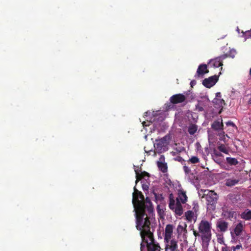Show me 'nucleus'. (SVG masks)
I'll list each match as a JSON object with an SVG mask.
<instances>
[{
	"mask_svg": "<svg viewBox=\"0 0 251 251\" xmlns=\"http://www.w3.org/2000/svg\"><path fill=\"white\" fill-rule=\"evenodd\" d=\"M132 203L136 210V224L138 222L141 225H144L146 221H150L151 216L153 213V207L149 197L145 198L141 192L134 187Z\"/></svg>",
	"mask_w": 251,
	"mask_h": 251,
	"instance_id": "f257e3e1",
	"label": "nucleus"
},
{
	"mask_svg": "<svg viewBox=\"0 0 251 251\" xmlns=\"http://www.w3.org/2000/svg\"><path fill=\"white\" fill-rule=\"evenodd\" d=\"M141 225L138 222L136 227L140 231L142 242L140 244V251H161L159 244L155 241L153 231L151 230V221H146Z\"/></svg>",
	"mask_w": 251,
	"mask_h": 251,
	"instance_id": "f03ea898",
	"label": "nucleus"
},
{
	"mask_svg": "<svg viewBox=\"0 0 251 251\" xmlns=\"http://www.w3.org/2000/svg\"><path fill=\"white\" fill-rule=\"evenodd\" d=\"M178 196L175 199L174 195L171 193L169 195V207L173 210L176 215L181 216L183 212L181 203H185L187 201V196L186 192L182 189L178 190Z\"/></svg>",
	"mask_w": 251,
	"mask_h": 251,
	"instance_id": "7ed1b4c3",
	"label": "nucleus"
},
{
	"mask_svg": "<svg viewBox=\"0 0 251 251\" xmlns=\"http://www.w3.org/2000/svg\"><path fill=\"white\" fill-rule=\"evenodd\" d=\"M198 229L201 235L202 244L208 245L211 239V224L208 221L202 220L198 226Z\"/></svg>",
	"mask_w": 251,
	"mask_h": 251,
	"instance_id": "20e7f679",
	"label": "nucleus"
},
{
	"mask_svg": "<svg viewBox=\"0 0 251 251\" xmlns=\"http://www.w3.org/2000/svg\"><path fill=\"white\" fill-rule=\"evenodd\" d=\"M203 196L206 200L207 209L210 212L215 210L218 200V195L214 191L205 190L203 191Z\"/></svg>",
	"mask_w": 251,
	"mask_h": 251,
	"instance_id": "39448f33",
	"label": "nucleus"
},
{
	"mask_svg": "<svg viewBox=\"0 0 251 251\" xmlns=\"http://www.w3.org/2000/svg\"><path fill=\"white\" fill-rule=\"evenodd\" d=\"M171 138V135L167 134L160 139H156L154 146L156 151L158 153H162L167 151L168 150V145Z\"/></svg>",
	"mask_w": 251,
	"mask_h": 251,
	"instance_id": "423d86ee",
	"label": "nucleus"
},
{
	"mask_svg": "<svg viewBox=\"0 0 251 251\" xmlns=\"http://www.w3.org/2000/svg\"><path fill=\"white\" fill-rule=\"evenodd\" d=\"M228 55L226 54L222 55L219 57H216L214 59L210 60L209 65L213 66L215 68H218L223 66V60L227 57Z\"/></svg>",
	"mask_w": 251,
	"mask_h": 251,
	"instance_id": "0eeeda50",
	"label": "nucleus"
},
{
	"mask_svg": "<svg viewBox=\"0 0 251 251\" xmlns=\"http://www.w3.org/2000/svg\"><path fill=\"white\" fill-rule=\"evenodd\" d=\"M218 75H214L203 79L202 83L206 88H210L216 84L218 80Z\"/></svg>",
	"mask_w": 251,
	"mask_h": 251,
	"instance_id": "6e6552de",
	"label": "nucleus"
},
{
	"mask_svg": "<svg viewBox=\"0 0 251 251\" xmlns=\"http://www.w3.org/2000/svg\"><path fill=\"white\" fill-rule=\"evenodd\" d=\"M174 229V226L173 225L168 224L166 226L164 233V241H168L172 239L173 236Z\"/></svg>",
	"mask_w": 251,
	"mask_h": 251,
	"instance_id": "1a4fd4ad",
	"label": "nucleus"
},
{
	"mask_svg": "<svg viewBox=\"0 0 251 251\" xmlns=\"http://www.w3.org/2000/svg\"><path fill=\"white\" fill-rule=\"evenodd\" d=\"M186 99V97L182 94H177L171 97L170 101L172 104H176L185 101Z\"/></svg>",
	"mask_w": 251,
	"mask_h": 251,
	"instance_id": "9d476101",
	"label": "nucleus"
},
{
	"mask_svg": "<svg viewBox=\"0 0 251 251\" xmlns=\"http://www.w3.org/2000/svg\"><path fill=\"white\" fill-rule=\"evenodd\" d=\"M166 243L165 251H178L177 241L175 239H170L168 241H165Z\"/></svg>",
	"mask_w": 251,
	"mask_h": 251,
	"instance_id": "9b49d317",
	"label": "nucleus"
},
{
	"mask_svg": "<svg viewBox=\"0 0 251 251\" xmlns=\"http://www.w3.org/2000/svg\"><path fill=\"white\" fill-rule=\"evenodd\" d=\"M209 99L207 98H204L201 100L198 101V103L196 105V110L198 112L204 111V108L208 105Z\"/></svg>",
	"mask_w": 251,
	"mask_h": 251,
	"instance_id": "f8f14e48",
	"label": "nucleus"
},
{
	"mask_svg": "<svg viewBox=\"0 0 251 251\" xmlns=\"http://www.w3.org/2000/svg\"><path fill=\"white\" fill-rule=\"evenodd\" d=\"M209 72L207 66L206 64H201L199 66L197 70L195 76L203 77V76Z\"/></svg>",
	"mask_w": 251,
	"mask_h": 251,
	"instance_id": "ddd939ff",
	"label": "nucleus"
},
{
	"mask_svg": "<svg viewBox=\"0 0 251 251\" xmlns=\"http://www.w3.org/2000/svg\"><path fill=\"white\" fill-rule=\"evenodd\" d=\"M228 223L224 220H219L216 224L217 228L220 232H225L227 231Z\"/></svg>",
	"mask_w": 251,
	"mask_h": 251,
	"instance_id": "4468645a",
	"label": "nucleus"
},
{
	"mask_svg": "<svg viewBox=\"0 0 251 251\" xmlns=\"http://www.w3.org/2000/svg\"><path fill=\"white\" fill-rule=\"evenodd\" d=\"M211 128L215 131L223 130L224 129V124L222 119L215 121L211 124Z\"/></svg>",
	"mask_w": 251,
	"mask_h": 251,
	"instance_id": "2eb2a0df",
	"label": "nucleus"
},
{
	"mask_svg": "<svg viewBox=\"0 0 251 251\" xmlns=\"http://www.w3.org/2000/svg\"><path fill=\"white\" fill-rule=\"evenodd\" d=\"M213 103L215 108H221L219 113L221 112L224 106L226 104L225 100L220 98H215L213 100Z\"/></svg>",
	"mask_w": 251,
	"mask_h": 251,
	"instance_id": "dca6fc26",
	"label": "nucleus"
},
{
	"mask_svg": "<svg viewBox=\"0 0 251 251\" xmlns=\"http://www.w3.org/2000/svg\"><path fill=\"white\" fill-rule=\"evenodd\" d=\"M186 219L189 222H192L193 220L194 222L196 221L197 217L195 218L194 213L191 210L187 211L185 214Z\"/></svg>",
	"mask_w": 251,
	"mask_h": 251,
	"instance_id": "f3484780",
	"label": "nucleus"
},
{
	"mask_svg": "<svg viewBox=\"0 0 251 251\" xmlns=\"http://www.w3.org/2000/svg\"><path fill=\"white\" fill-rule=\"evenodd\" d=\"M239 182V179L235 178H228L226 180V185L228 187L233 186Z\"/></svg>",
	"mask_w": 251,
	"mask_h": 251,
	"instance_id": "a211bd4d",
	"label": "nucleus"
},
{
	"mask_svg": "<svg viewBox=\"0 0 251 251\" xmlns=\"http://www.w3.org/2000/svg\"><path fill=\"white\" fill-rule=\"evenodd\" d=\"M243 230V224L242 222L238 223L236 227L234 228V233L237 236H238L240 235Z\"/></svg>",
	"mask_w": 251,
	"mask_h": 251,
	"instance_id": "6ab92c4d",
	"label": "nucleus"
},
{
	"mask_svg": "<svg viewBox=\"0 0 251 251\" xmlns=\"http://www.w3.org/2000/svg\"><path fill=\"white\" fill-rule=\"evenodd\" d=\"M157 167L159 170L162 173H166L168 171V166L166 163L162 162L161 161H157Z\"/></svg>",
	"mask_w": 251,
	"mask_h": 251,
	"instance_id": "aec40b11",
	"label": "nucleus"
},
{
	"mask_svg": "<svg viewBox=\"0 0 251 251\" xmlns=\"http://www.w3.org/2000/svg\"><path fill=\"white\" fill-rule=\"evenodd\" d=\"M136 173V181L137 182L139 180L145 177L146 176H149V174L145 171L141 172L139 174L138 172V170H135Z\"/></svg>",
	"mask_w": 251,
	"mask_h": 251,
	"instance_id": "412c9836",
	"label": "nucleus"
},
{
	"mask_svg": "<svg viewBox=\"0 0 251 251\" xmlns=\"http://www.w3.org/2000/svg\"><path fill=\"white\" fill-rule=\"evenodd\" d=\"M241 218L245 220H251V210L247 209L242 213Z\"/></svg>",
	"mask_w": 251,
	"mask_h": 251,
	"instance_id": "4be33fe9",
	"label": "nucleus"
},
{
	"mask_svg": "<svg viewBox=\"0 0 251 251\" xmlns=\"http://www.w3.org/2000/svg\"><path fill=\"white\" fill-rule=\"evenodd\" d=\"M227 163L230 166H236L239 163L238 161L235 158L227 157L226 158Z\"/></svg>",
	"mask_w": 251,
	"mask_h": 251,
	"instance_id": "5701e85b",
	"label": "nucleus"
},
{
	"mask_svg": "<svg viewBox=\"0 0 251 251\" xmlns=\"http://www.w3.org/2000/svg\"><path fill=\"white\" fill-rule=\"evenodd\" d=\"M198 130V126L195 124H191L189 127L188 131L190 135H194Z\"/></svg>",
	"mask_w": 251,
	"mask_h": 251,
	"instance_id": "b1692460",
	"label": "nucleus"
},
{
	"mask_svg": "<svg viewBox=\"0 0 251 251\" xmlns=\"http://www.w3.org/2000/svg\"><path fill=\"white\" fill-rule=\"evenodd\" d=\"M186 225H185V227H183L182 225H179L177 226L176 231L177 234L179 235H181L183 232L187 233Z\"/></svg>",
	"mask_w": 251,
	"mask_h": 251,
	"instance_id": "393cba45",
	"label": "nucleus"
},
{
	"mask_svg": "<svg viewBox=\"0 0 251 251\" xmlns=\"http://www.w3.org/2000/svg\"><path fill=\"white\" fill-rule=\"evenodd\" d=\"M218 149L221 152L225 153L228 154V151L226 149V147L224 144H221L218 147Z\"/></svg>",
	"mask_w": 251,
	"mask_h": 251,
	"instance_id": "a878e982",
	"label": "nucleus"
},
{
	"mask_svg": "<svg viewBox=\"0 0 251 251\" xmlns=\"http://www.w3.org/2000/svg\"><path fill=\"white\" fill-rule=\"evenodd\" d=\"M187 161L192 164H196L200 162V159L197 156H194L191 157Z\"/></svg>",
	"mask_w": 251,
	"mask_h": 251,
	"instance_id": "bb28decb",
	"label": "nucleus"
},
{
	"mask_svg": "<svg viewBox=\"0 0 251 251\" xmlns=\"http://www.w3.org/2000/svg\"><path fill=\"white\" fill-rule=\"evenodd\" d=\"M154 198L156 201H162L163 200V197L162 194H158L156 193H153Z\"/></svg>",
	"mask_w": 251,
	"mask_h": 251,
	"instance_id": "cd10ccee",
	"label": "nucleus"
},
{
	"mask_svg": "<svg viewBox=\"0 0 251 251\" xmlns=\"http://www.w3.org/2000/svg\"><path fill=\"white\" fill-rule=\"evenodd\" d=\"M242 248V246L240 245H237L235 247L232 246L231 248V251H239Z\"/></svg>",
	"mask_w": 251,
	"mask_h": 251,
	"instance_id": "c85d7f7f",
	"label": "nucleus"
},
{
	"mask_svg": "<svg viewBox=\"0 0 251 251\" xmlns=\"http://www.w3.org/2000/svg\"><path fill=\"white\" fill-rule=\"evenodd\" d=\"M193 234L195 237H201V233L200 232L199 230L197 232L196 230L193 229Z\"/></svg>",
	"mask_w": 251,
	"mask_h": 251,
	"instance_id": "c756f323",
	"label": "nucleus"
},
{
	"mask_svg": "<svg viewBox=\"0 0 251 251\" xmlns=\"http://www.w3.org/2000/svg\"><path fill=\"white\" fill-rule=\"evenodd\" d=\"M183 170L186 175H188L191 172V170L186 165L183 166Z\"/></svg>",
	"mask_w": 251,
	"mask_h": 251,
	"instance_id": "7c9ffc66",
	"label": "nucleus"
},
{
	"mask_svg": "<svg viewBox=\"0 0 251 251\" xmlns=\"http://www.w3.org/2000/svg\"><path fill=\"white\" fill-rule=\"evenodd\" d=\"M226 125L227 126H231L232 127H236L237 128V126H236V125H235L234 123H233L232 121H229L227 122H226Z\"/></svg>",
	"mask_w": 251,
	"mask_h": 251,
	"instance_id": "2f4dec72",
	"label": "nucleus"
},
{
	"mask_svg": "<svg viewBox=\"0 0 251 251\" xmlns=\"http://www.w3.org/2000/svg\"><path fill=\"white\" fill-rule=\"evenodd\" d=\"M166 109L167 110H168L170 108H171L173 107V105L169 103H166L165 104Z\"/></svg>",
	"mask_w": 251,
	"mask_h": 251,
	"instance_id": "473e14b6",
	"label": "nucleus"
},
{
	"mask_svg": "<svg viewBox=\"0 0 251 251\" xmlns=\"http://www.w3.org/2000/svg\"><path fill=\"white\" fill-rule=\"evenodd\" d=\"M222 251H231L226 246L223 247L222 248Z\"/></svg>",
	"mask_w": 251,
	"mask_h": 251,
	"instance_id": "72a5a7b5",
	"label": "nucleus"
},
{
	"mask_svg": "<svg viewBox=\"0 0 251 251\" xmlns=\"http://www.w3.org/2000/svg\"><path fill=\"white\" fill-rule=\"evenodd\" d=\"M142 188L143 189L145 190H147L149 188V186L147 184H143L142 185Z\"/></svg>",
	"mask_w": 251,
	"mask_h": 251,
	"instance_id": "f704fd0d",
	"label": "nucleus"
},
{
	"mask_svg": "<svg viewBox=\"0 0 251 251\" xmlns=\"http://www.w3.org/2000/svg\"><path fill=\"white\" fill-rule=\"evenodd\" d=\"M216 97L215 98H220L221 99V94L220 92H218L216 94Z\"/></svg>",
	"mask_w": 251,
	"mask_h": 251,
	"instance_id": "c9c22d12",
	"label": "nucleus"
},
{
	"mask_svg": "<svg viewBox=\"0 0 251 251\" xmlns=\"http://www.w3.org/2000/svg\"><path fill=\"white\" fill-rule=\"evenodd\" d=\"M196 84V81L195 80H193L191 81L190 84L191 87H193L194 85H195Z\"/></svg>",
	"mask_w": 251,
	"mask_h": 251,
	"instance_id": "e433bc0d",
	"label": "nucleus"
},
{
	"mask_svg": "<svg viewBox=\"0 0 251 251\" xmlns=\"http://www.w3.org/2000/svg\"><path fill=\"white\" fill-rule=\"evenodd\" d=\"M187 251H195V250L192 248H189L187 249Z\"/></svg>",
	"mask_w": 251,
	"mask_h": 251,
	"instance_id": "4c0bfd02",
	"label": "nucleus"
},
{
	"mask_svg": "<svg viewBox=\"0 0 251 251\" xmlns=\"http://www.w3.org/2000/svg\"><path fill=\"white\" fill-rule=\"evenodd\" d=\"M164 159H165V158H164V156L163 155H161L160 158V160H162V161H164Z\"/></svg>",
	"mask_w": 251,
	"mask_h": 251,
	"instance_id": "58836bf2",
	"label": "nucleus"
},
{
	"mask_svg": "<svg viewBox=\"0 0 251 251\" xmlns=\"http://www.w3.org/2000/svg\"><path fill=\"white\" fill-rule=\"evenodd\" d=\"M247 33L249 34V35L251 37V30L247 31Z\"/></svg>",
	"mask_w": 251,
	"mask_h": 251,
	"instance_id": "ea45409f",
	"label": "nucleus"
},
{
	"mask_svg": "<svg viewBox=\"0 0 251 251\" xmlns=\"http://www.w3.org/2000/svg\"><path fill=\"white\" fill-rule=\"evenodd\" d=\"M225 134V132L223 131V130L222 131V132L220 133V135H224Z\"/></svg>",
	"mask_w": 251,
	"mask_h": 251,
	"instance_id": "a19ab883",
	"label": "nucleus"
},
{
	"mask_svg": "<svg viewBox=\"0 0 251 251\" xmlns=\"http://www.w3.org/2000/svg\"><path fill=\"white\" fill-rule=\"evenodd\" d=\"M145 123H146V122H143V123H142V124H143V126H147V125H145Z\"/></svg>",
	"mask_w": 251,
	"mask_h": 251,
	"instance_id": "79ce46f5",
	"label": "nucleus"
},
{
	"mask_svg": "<svg viewBox=\"0 0 251 251\" xmlns=\"http://www.w3.org/2000/svg\"><path fill=\"white\" fill-rule=\"evenodd\" d=\"M249 74H250V75H251V69L250 70Z\"/></svg>",
	"mask_w": 251,
	"mask_h": 251,
	"instance_id": "37998d69",
	"label": "nucleus"
}]
</instances>
